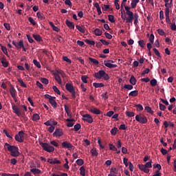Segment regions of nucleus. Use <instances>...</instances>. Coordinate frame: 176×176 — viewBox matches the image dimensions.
Listing matches in <instances>:
<instances>
[{"label": "nucleus", "mask_w": 176, "mask_h": 176, "mask_svg": "<svg viewBox=\"0 0 176 176\" xmlns=\"http://www.w3.org/2000/svg\"><path fill=\"white\" fill-rule=\"evenodd\" d=\"M12 45L15 46L18 50L21 49V47H24V41L21 40L19 43L16 42V41H12Z\"/></svg>", "instance_id": "9d476101"}, {"label": "nucleus", "mask_w": 176, "mask_h": 176, "mask_svg": "<svg viewBox=\"0 0 176 176\" xmlns=\"http://www.w3.org/2000/svg\"><path fill=\"white\" fill-rule=\"evenodd\" d=\"M93 86L96 87V89H98V87H104V83L100 82V83H97V82H94Z\"/></svg>", "instance_id": "473e14b6"}, {"label": "nucleus", "mask_w": 176, "mask_h": 176, "mask_svg": "<svg viewBox=\"0 0 176 176\" xmlns=\"http://www.w3.org/2000/svg\"><path fill=\"white\" fill-rule=\"evenodd\" d=\"M135 119L139 123H142V124H145L146 123H148V118H146V116L142 114L136 115Z\"/></svg>", "instance_id": "423d86ee"}, {"label": "nucleus", "mask_w": 176, "mask_h": 176, "mask_svg": "<svg viewBox=\"0 0 176 176\" xmlns=\"http://www.w3.org/2000/svg\"><path fill=\"white\" fill-rule=\"evenodd\" d=\"M12 108L14 113H15L16 116H21V110L20 109V108H19V107L16 106V104L12 103Z\"/></svg>", "instance_id": "1a4fd4ad"}, {"label": "nucleus", "mask_w": 176, "mask_h": 176, "mask_svg": "<svg viewBox=\"0 0 176 176\" xmlns=\"http://www.w3.org/2000/svg\"><path fill=\"white\" fill-rule=\"evenodd\" d=\"M80 174L82 176H85L86 175V169L85 168V167L81 166L80 168Z\"/></svg>", "instance_id": "2f4dec72"}, {"label": "nucleus", "mask_w": 176, "mask_h": 176, "mask_svg": "<svg viewBox=\"0 0 176 176\" xmlns=\"http://www.w3.org/2000/svg\"><path fill=\"white\" fill-rule=\"evenodd\" d=\"M127 16L128 17L124 14H122L121 19H122V20H125L126 24H133V20H134V13L128 14Z\"/></svg>", "instance_id": "20e7f679"}, {"label": "nucleus", "mask_w": 176, "mask_h": 176, "mask_svg": "<svg viewBox=\"0 0 176 176\" xmlns=\"http://www.w3.org/2000/svg\"><path fill=\"white\" fill-rule=\"evenodd\" d=\"M108 19L110 23H115V16L113 15H108Z\"/></svg>", "instance_id": "603ef678"}, {"label": "nucleus", "mask_w": 176, "mask_h": 176, "mask_svg": "<svg viewBox=\"0 0 176 176\" xmlns=\"http://www.w3.org/2000/svg\"><path fill=\"white\" fill-rule=\"evenodd\" d=\"M0 60L3 67H4V68H7L9 65V63H8L5 58H1Z\"/></svg>", "instance_id": "cd10ccee"}, {"label": "nucleus", "mask_w": 176, "mask_h": 176, "mask_svg": "<svg viewBox=\"0 0 176 176\" xmlns=\"http://www.w3.org/2000/svg\"><path fill=\"white\" fill-rule=\"evenodd\" d=\"M150 84H151V86H153L154 87L157 85V80L153 78L150 81Z\"/></svg>", "instance_id": "49530a36"}, {"label": "nucleus", "mask_w": 176, "mask_h": 176, "mask_svg": "<svg viewBox=\"0 0 176 176\" xmlns=\"http://www.w3.org/2000/svg\"><path fill=\"white\" fill-rule=\"evenodd\" d=\"M129 97H137L138 96V90L132 91L129 94Z\"/></svg>", "instance_id": "c85d7f7f"}, {"label": "nucleus", "mask_w": 176, "mask_h": 176, "mask_svg": "<svg viewBox=\"0 0 176 176\" xmlns=\"http://www.w3.org/2000/svg\"><path fill=\"white\" fill-rule=\"evenodd\" d=\"M18 82L20 83L21 87H27V84L24 83V81L21 78H17Z\"/></svg>", "instance_id": "e433bc0d"}, {"label": "nucleus", "mask_w": 176, "mask_h": 176, "mask_svg": "<svg viewBox=\"0 0 176 176\" xmlns=\"http://www.w3.org/2000/svg\"><path fill=\"white\" fill-rule=\"evenodd\" d=\"M1 46V49L3 52V53H4L6 54V56H8V48H6V47L2 45H0Z\"/></svg>", "instance_id": "a19ab883"}, {"label": "nucleus", "mask_w": 176, "mask_h": 176, "mask_svg": "<svg viewBox=\"0 0 176 176\" xmlns=\"http://www.w3.org/2000/svg\"><path fill=\"white\" fill-rule=\"evenodd\" d=\"M50 104L53 107V108H57V102H56V97H52L49 100Z\"/></svg>", "instance_id": "a211bd4d"}, {"label": "nucleus", "mask_w": 176, "mask_h": 176, "mask_svg": "<svg viewBox=\"0 0 176 176\" xmlns=\"http://www.w3.org/2000/svg\"><path fill=\"white\" fill-rule=\"evenodd\" d=\"M54 75H58L60 76H62V78H65L67 76V74H65V72L63 70H56L54 73Z\"/></svg>", "instance_id": "f3484780"}, {"label": "nucleus", "mask_w": 176, "mask_h": 176, "mask_svg": "<svg viewBox=\"0 0 176 176\" xmlns=\"http://www.w3.org/2000/svg\"><path fill=\"white\" fill-rule=\"evenodd\" d=\"M129 83H131V85H133V86H135V85L137 83V79H135V77H134V76H131Z\"/></svg>", "instance_id": "5701e85b"}, {"label": "nucleus", "mask_w": 176, "mask_h": 176, "mask_svg": "<svg viewBox=\"0 0 176 176\" xmlns=\"http://www.w3.org/2000/svg\"><path fill=\"white\" fill-rule=\"evenodd\" d=\"M1 176H20V175L19 173H16V174L2 173Z\"/></svg>", "instance_id": "13d9d810"}, {"label": "nucleus", "mask_w": 176, "mask_h": 176, "mask_svg": "<svg viewBox=\"0 0 176 176\" xmlns=\"http://www.w3.org/2000/svg\"><path fill=\"white\" fill-rule=\"evenodd\" d=\"M54 76L55 78V80L58 83V85H61L63 83V81L61 80V77L58 76V74H54Z\"/></svg>", "instance_id": "393cba45"}, {"label": "nucleus", "mask_w": 176, "mask_h": 176, "mask_svg": "<svg viewBox=\"0 0 176 176\" xmlns=\"http://www.w3.org/2000/svg\"><path fill=\"white\" fill-rule=\"evenodd\" d=\"M165 17L166 23L168 24H171V20L170 19V9H165Z\"/></svg>", "instance_id": "9b49d317"}, {"label": "nucleus", "mask_w": 176, "mask_h": 176, "mask_svg": "<svg viewBox=\"0 0 176 176\" xmlns=\"http://www.w3.org/2000/svg\"><path fill=\"white\" fill-rule=\"evenodd\" d=\"M153 50L155 56H157V57H160V58H162V56L160 55V52H159V50H157V49L153 48Z\"/></svg>", "instance_id": "3c124183"}, {"label": "nucleus", "mask_w": 176, "mask_h": 176, "mask_svg": "<svg viewBox=\"0 0 176 176\" xmlns=\"http://www.w3.org/2000/svg\"><path fill=\"white\" fill-rule=\"evenodd\" d=\"M32 120L33 122H38V120H39V119H41V117L39 116V115L38 113H34L32 116Z\"/></svg>", "instance_id": "c756f323"}, {"label": "nucleus", "mask_w": 176, "mask_h": 176, "mask_svg": "<svg viewBox=\"0 0 176 176\" xmlns=\"http://www.w3.org/2000/svg\"><path fill=\"white\" fill-rule=\"evenodd\" d=\"M15 140L17 142H24V131H21L15 135Z\"/></svg>", "instance_id": "0eeeda50"}, {"label": "nucleus", "mask_w": 176, "mask_h": 176, "mask_svg": "<svg viewBox=\"0 0 176 176\" xmlns=\"http://www.w3.org/2000/svg\"><path fill=\"white\" fill-rule=\"evenodd\" d=\"M64 133L63 132V130L60 129H56L55 131L53 133L54 137H63Z\"/></svg>", "instance_id": "f8f14e48"}, {"label": "nucleus", "mask_w": 176, "mask_h": 176, "mask_svg": "<svg viewBox=\"0 0 176 176\" xmlns=\"http://www.w3.org/2000/svg\"><path fill=\"white\" fill-rule=\"evenodd\" d=\"M89 112H91V113H94V115H100L101 111L96 107H91L88 109Z\"/></svg>", "instance_id": "ddd939ff"}, {"label": "nucleus", "mask_w": 176, "mask_h": 176, "mask_svg": "<svg viewBox=\"0 0 176 176\" xmlns=\"http://www.w3.org/2000/svg\"><path fill=\"white\" fill-rule=\"evenodd\" d=\"M109 149L110 151H113L114 152H116V151H118V148H116V146H115V145H113V144H109Z\"/></svg>", "instance_id": "4c0bfd02"}, {"label": "nucleus", "mask_w": 176, "mask_h": 176, "mask_svg": "<svg viewBox=\"0 0 176 176\" xmlns=\"http://www.w3.org/2000/svg\"><path fill=\"white\" fill-rule=\"evenodd\" d=\"M144 109L148 113H151V115H153V111H152V108H151V107L146 106V107H144Z\"/></svg>", "instance_id": "c9c22d12"}, {"label": "nucleus", "mask_w": 176, "mask_h": 176, "mask_svg": "<svg viewBox=\"0 0 176 176\" xmlns=\"http://www.w3.org/2000/svg\"><path fill=\"white\" fill-rule=\"evenodd\" d=\"M65 89L69 91V93L72 94V97L73 98H76V93L75 92V88L74 87V85H72L71 83H67L65 85Z\"/></svg>", "instance_id": "39448f33"}, {"label": "nucleus", "mask_w": 176, "mask_h": 176, "mask_svg": "<svg viewBox=\"0 0 176 176\" xmlns=\"http://www.w3.org/2000/svg\"><path fill=\"white\" fill-rule=\"evenodd\" d=\"M82 120L84 122H87V123H93L94 122V120L93 119V117L90 116V114H84L82 116Z\"/></svg>", "instance_id": "6e6552de"}, {"label": "nucleus", "mask_w": 176, "mask_h": 176, "mask_svg": "<svg viewBox=\"0 0 176 176\" xmlns=\"http://www.w3.org/2000/svg\"><path fill=\"white\" fill-rule=\"evenodd\" d=\"M10 93L11 94V97H12V98H14V97H16V93H17V91L14 87H11L10 88Z\"/></svg>", "instance_id": "412c9836"}, {"label": "nucleus", "mask_w": 176, "mask_h": 176, "mask_svg": "<svg viewBox=\"0 0 176 176\" xmlns=\"http://www.w3.org/2000/svg\"><path fill=\"white\" fill-rule=\"evenodd\" d=\"M5 146L7 147L8 151L10 152L11 156L12 157H17L20 156V152H19V147L16 146H12L8 143H5Z\"/></svg>", "instance_id": "f257e3e1"}, {"label": "nucleus", "mask_w": 176, "mask_h": 176, "mask_svg": "<svg viewBox=\"0 0 176 176\" xmlns=\"http://www.w3.org/2000/svg\"><path fill=\"white\" fill-rule=\"evenodd\" d=\"M114 3L116 6V9H117V10H119V9H120V5H119V0H115Z\"/></svg>", "instance_id": "052dcab7"}, {"label": "nucleus", "mask_w": 176, "mask_h": 176, "mask_svg": "<svg viewBox=\"0 0 176 176\" xmlns=\"http://www.w3.org/2000/svg\"><path fill=\"white\" fill-rule=\"evenodd\" d=\"M153 168H157V171L162 170V166L160 164H153Z\"/></svg>", "instance_id": "338daca9"}, {"label": "nucleus", "mask_w": 176, "mask_h": 176, "mask_svg": "<svg viewBox=\"0 0 176 176\" xmlns=\"http://www.w3.org/2000/svg\"><path fill=\"white\" fill-rule=\"evenodd\" d=\"M125 113L129 118H133V116L135 115V113L133 111H126Z\"/></svg>", "instance_id": "37998d69"}, {"label": "nucleus", "mask_w": 176, "mask_h": 176, "mask_svg": "<svg viewBox=\"0 0 176 176\" xmlns=\"http://www.w3.org/2000/svg\"><path fill=\"white\" fill-rule=\"evenodd\" d=\"M124 9L126 10V14H133V12L130 11V9H131V7H129L127 6H124Z\"/></svg>", "instance_id": "f704fd0d"}, {"label": "nucleus", "mask_w": 176, "mask_h": 176, "mask_svg": "<svg viewBox=\"0 0 176 176\" xmlns=\"http://www.w3.org/2000/svg\"><path fill=\"white\" fill-rule=\"evenodd\" d=\"M138 168L141 170V171H144L146 174H149V169L147 168L144 164H138Z\"/></svg>", "instance_id": "4468645a"}, {"label": "nucleus", "mask_w": 176, "mask_h": 176, "mask_svg": "<svg viewBox=\"0 0 176 176\" xmlns=\"http://www.w3.org/2000/svg\"><path fill=\"white\" fill-rule=\"evenodd\" d=\"M94 33H95V35H96V36H101L102 35V30L98 28H96L94 30Z\"/></svg>", "instance_id": "7c9ffc66"}, {"label": "nucleus", "mask_w": 176, "mask_h": 176, "mask_svg": "<svg viewBox=\"0 0 176 176\" xmlns=\"http://www.w3.org/2000/svg\"><path fill=\"white\" fill-rule=\"evenodd\" d=\"M40 145L41 148H43V151L45 152H48V153H52L54 152V147L49 144V143H44L43 142H40Z\"/></svg>", "instance_id": "7ed1b4c3"}, {"label": "nucleus", "mask_w": 176, "mask_h": 176, "mask_svg": "<svg viewBox=\"0 0 176 176\" xmlns=\"http://www.w3.org/2000/svg\"><path fill=\"white\" fill-rule=\"evenodd\" d=\"M91 156H98V153L97 152V150L92 148L91 150Z\"/></svg>", "instance_id": "de8ad7c7"}, {"label": "nucleus", "mask_w": 176, "mask_h": 176, "mask_svg": "<svg viewBox=\"0 0 176 176\" xmlns=\"http://www.w3.org/2000/svg\"><path fill=\"white\" fill-rule=\"evenodd\" d=\"M26 37L28 38V41L30 42V43H34V38H32L30 34H27Z\"/></svg>", "instance_id": "bf43d9fd"}, {"label": "nucleus", "mask_w": 176, "mask_h": 176, "mask_svg": "<svg viewBox=\"0 0 176 176\" xmlns=\"http://www.w3.org/2000/svg\"><path fill=\"white\" fill-rule=\"evenodd\" d=\"M110 133L112 135H116V133H118V128L113 127L111 129Z\"/></svg>", "instance_id": "79ce46f5"}, {"label": "nucleus", "mask_w": 176, "mask_h": 176, "mask_svg": "<svg viewBox=\"0 0 176 176\" xmlns=\"http://www.w3.org/2000/svg\"><path fill=\"white\" fill-rule=\"evenodd\" d=\"M76 163L78 166H83L85 164V162L82 159L77 160Z\"/></svg>", "instance_id": "c03bdc74"}, {"label": "nucleus", "mask_w": 176, "mask_h": 176, "mask_svg": "<svg viewBox=\"0 0 176 176\" xmlns=\"http://www.w3.org/2000/svg\"><path fill=\"white\" fill-rule=\"evenodd\" d=\"M94 76L96 78V79H103L104 80H109V75H108V74H107V72H105V71L104 70H100L98 72H96L94 74Z\"/></svg>", "instance_id": "f03ea898"}, {"label": "nucleus", "mask_w": 176, "mask_h": 176, "mask_svg": "<svg viewBox=\"0 0 176 176\" xmlns=\"http://www.w3.org/2000/svg\"><path fill=\"white\" fill-rule=\"evenodd\" d=\"M65 24L67 25L69 28H72V30H75V24L73 22L69 21L68 19L65 21Z\"/></svg>", "instance_id": "6ab92c4d"}, {"label": "nucleus", "mask_w": 176, "mask_h": 176, "mask_svg": "<svg viewBox=\"0 0 176 176\" xmlns=\"http://www.w3.org/2000/svg\"><path fill=\"white\" fill-rule=\"evenodd\" d=\"M3 26L5 27L7 31H10V25L9 23H4Z\"/></svg>", "instance_id": "774afa93"}, {"label": "nucleus", "mask_w": 176, "mask_h": 176, "mask_svg": "<svg viewBox=\"0 0 176 176\" xmlns=\"http://www.w3.org/2000/svg\"><path fill=\"white\" fill-rule=\"evenodd\" d=\"M110 174H114V175H116V174H118V169H116V168H111V169H110Z\"/></svg>", "instance_id": "e2e57ef3"}, {"label": "nucleus", "mask_w": 176, "mask_h": 176, "mask_svg": "<svg viewBox=\"0 0 176 176\" xmlns=\"http://www.w3.org/2000/svg\"><path fill=\"white\" fill-rule=\"evenodd\" d=\"M85 42L87 43V45H91V46H94V45H96V42H94V41L86 39Z\"/></svg>", "instance_id": "8fccbe9b"}, {"label": "nucleus", "mask_w": 176, "mask_h": 176, "mask_svg": "<svg viewBox=\"0 0 176 176\" xmlns=\"http://www.w3.org/2000/svg\"><path fill=\"white\" fill-rule=\"evenodd\" d=\"M41 83H43L44 85H49V80H47V78H43L41 79Z\"/></svg>", "instance_id": "4d7b16f0"}, {"label": "nucleus", "mask_w": 176, "mask_h": 176, "mask_svg": "<svg viewBox=\"0 0 176 176\" xmlns=\"http://www.w3.org/2000/svg\"><path fill=\"white\" fill-rule=\"evenodd\" d=\"M81 127H82V126L80 125V124H76V125H74V130L76 131H79V130H80Z\"/></svg>", "instance_id": "680f3d73"}, {"label": "nucleus", "mask_w": 176, "mask_h": 176, "mask_svg": "<svg viewBox=\"0 0 176 176\" xmlns=\"http://www.w3.org/2000/svg\"><path fill=\"white\" fill-rule=\"evenodd\" d=\"M138 14L137 13L134 14V25H137L138 24Z\"/></svg>", "instance_id": "ea45409f"}, {"label": "nucleus", "mask_w": 176, "mask_h": 176, "mask_svg": "<svg viewBox=\"0 0 176 176\" xmlns=\"http://www.w3.org/2000/svg\"><path fill=\"white\" fill-rule=\"evenodd\" d=\"M133 85H124V89H126L127 90H133Z\"/></svg>", "instance_id": "69168bd1"}, {"label": "nucleus", "mask_w": 176, "mask_h": 176, "mask_svg": "<svg viewBox=\"0 0 176 176\" xmlns=\"http://www.w3.org/2000/svg\"><path fill=\"white\" fill-rule=\"evenodd\" d=\"M140 2V0H132L131 3V9H135L137 3Z\"/></svg>", "instance_id": "4be33fe9"}, {"label": "nucleus", "mask_w": 176, "mask_h": 176, "mask_svg": "<svg viewBox=\"0 0 176 176\" xmlns=\"http://www.w3.org/2000/svg\"><path fill=\"white\" fill-rule=\"evenodd\" d=\"M30 173H32L34 175H36V174H41V170L35 168L30 169Z\"/></svg>", "instance_id": "b1692460"}, {"label": "nucleus", "mask_w": 176, "mask_h": 176, "mask_svg": "<svg viewBox=\"0 0 176 176\" xmlns=\"http://www.w3.org/2000/svg\"><path fill=\"white\" fill-rule=\"evenodd\" d=\"M138 45L140 46V47H145V43L144 42V40H140L138 41Z\"/></svg>", "instance_id": "0e129e2a"}, {"label": "nucleus", "mask_w": 176, "mask_h": 176, "mask_svg": "<svg viewBox=\"0 0 176 176\" xmlns=\"http://www.w3.org/2000/svg\"><path fill=\"white\" fill-rule=\"evenodd\" d=\"M62 148H66L67 149L71 151V148H74V146L71 143L68 142L67 141H65L62 143Z\"/></svg>", "instance_id": "2eb2a0df"}, {"label": "nucleus", "mask_w": 176, "mask_h": 176, "mask_svg": "<svg viewBox=\"0 0 176 176\" xmlns=\"http://www.w3.org/2000/svg\"><path fill=\"white\" fill-rule=\"evenodd\" d=\"M144 166L147 168H152V160L146 162Z\"/></svg>", "instance_id": "6e6d98bb"}, {"label": "nucleus", "mask_w": 176, "mask_h": 176, "mask_svg": "<svg viewBox=\"0 0 176 176\" xmlns=\"http://www.w3.org/2000/svg\"><path fill=\"white\" fill-rule=\"evenodd\" d=\"M36 16L39 20H45V19H46V17H45V15L41 12H38L36 13Z\"/></svg>", "instance_id": "bb28decb"}, {"label": "nucleus", "mask_w": 176, "mask_h": 176, "mask_svg": "<svg viewBox=\"0 0 176 176\" xmlns=\"http://www.w3.org/2000/svg\"><path fill=\"white\" fill-rule=\"evenodd\" d=\"M135 108H137V111H144V107L142 104H135Z\"/></svg>", "instance_id": "a18cd8bd"}, {"label": "nucleus", "mask_w": 176, "mask_h": 176, "mask_svg": "<svg viewBox=\"0 0 176 176\" xmlns=\"http://www.w3.org/2000/svg\"><path fill=\"white\" fill-rule=\"evenodd\" d=\"M89 61H91V63H92L95 65H98V64H100V62H98L96 58H89Z\"/></svg>", "instance_id": "72a5a7b5"}, {"label": "nucleus", "mask_w": 176, "mask_h": 176, "mask_svg": "<svg viewBox=\"0 0 176 176\" xmlns=\"http://www.w3.org/2000/svg\"><path fill=\"white\" fill-rule=\"evenodd\" d=\"M52 164H61V161L57 160V158H54V160H52Z\"/></svg>", "instance_id": "5fc2aeb1"}, {"label": "nucleus", "mask_w": 176, "mask_h": 176, "mask_svg": "<svg viewBox=\"0 0 176 176\" xmlns=\"http://www.w3.org/2000/svg\"><path fill=\"white\" fill-rule=\"evenodd\" d=\"M34 39L36 41V42H43V39H42V37L39 34H33L32 35Z\"/></svg>", "instance_id": "aec40b11"}, {"label": "nucleus", "mask_w": 176, "mask_h": 176, "mask_svg": "<svg viewBox=\"0 0 176 176\" xmlns=\"http://www.w3.org/2000/svg\"><path fill=\"white\" fill-rule=\"evenodd\" d=\"M33 63L37 68H41V63L38 62L36 59L33 60Z\"/></svg>", "instance_id": "09e8293b"}, {"label": "nucleus", "mask_w": 176, "mask_h": 176, "mask_svg": "<svg viewBox=\"0 0 176 176\" xmlns=\"http://www.w3.org/2000/svg\"><path fill=\"white\" fill-rule=\"evenodd\" d=\"M52 89H53L55 93H56V94H58V96H60V95L61 94V91H60V89H58V88H57V87H56V85H54V86L52 87Z\"/></svg>", "instance_id": "58836bf2"}, {"label": "nucleus", "mask_w": 176, "mask_h": 176, "mask_svg": "<svg viewBox=\"0 0 176 176\" xmlns=\"http://www.w3.org/2000/svg\"><path fill=\"white\" fill-rule=\"evenodd\" d=\"M104 65L105 67H107V68H116V67H118V65L112 64L107 60L104 61Z\"/></svg>", "instance_id": "dca6fc26"}, {"label": "nucleus", "mask_w": 176, "mask_h": 176, "mask_svg": "<svg viewBox=\"0 0 176 176\" xmlns=\"http://www.w3.org/2000/svg\"><path fill=\"white\" fill-rule=\"evenodd\" d=\"M76 28L82 34H85L86 32V30H85V28H82L80 25H76Z\"/></svg>", "instance_id": "a878e982"}, {"label": "nucleus", "mask_w": 176, "mask_h": 176, "mask_svg": "<svg viewBox=\"0 0 176 176\" xmlns=\"http://www.w3.org/2000/svg\"><path fill=\"white\" fill-rule=\"evenodd\" d=\"M28 21H30V24H32V25H36V22H35L32 17L30 16L28 18Z\"/></svg>", "instance_id": "864d4df0"}]
</instances>
